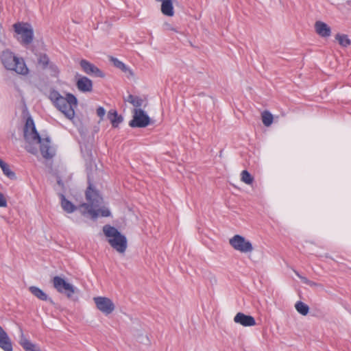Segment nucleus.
I'll use <instances>...</instances> for the list:
<instances>
[{
  "instance_id": "1",
  "label": "nucleus",
  "mask_w": 351,
  "mask_h": 351,
  "mask_svg": "<svg viewBox=\"0 0 351 351\" xmlns=\"http://www.w3.org/2000/svg\"><path fill=\"white\" fill-rule=\"evenodd\" d=\"M24 138L27 143L25 149L27 152L35 154L37 152L36 147L34 145L40 144V153L43 158L50 159L56 154V149L51 145L49 136L41 138L36 131L33 119L29 117L27 119L23 130Z\"/></svg>"
},
{
  "instance_id": "2",
  "label": "nucleus",
  "mask_w": 351,
  "mask_h": 351,
  "mask_svg": "<svg viewBox=\"0 0 351 351\" xmlns=\"http://www.w3.org/2000/svg\"><path fill=\"white\" fill-rule=\"evenodd\" d=\"M86 197L88 203L82 204L79 206L82 215L89 214L93 219H96L99 216H110V212L107 208L100 207L102 204V198L96 191L92 189L90 185L86 192Z\"/></svg>"
},
{
  "instance_id": "3",
  "label": "nucleus",
  "mask_w": 351,
  "mask_h": 351,
  "mask_svg": "<svg viewBox=\"0 0 351 351\" xmlns=\"http://www.w3.org/2000/svg\"><path fill=\"white\" fill-rule=\"evenodd\" d=\"M49 98L55 107L67 119L74 118L75 108L77 105V100L73 94L66 93L65 96H63L58 91L52 90L49 93Z\"/></svg>"
},
{
  "instance_id": "4",
  "label": "nucleus",
  "mask_w": 351,
  "mask_h": 351,
  "mask_svg": "<svg viewBox=\"0 0 351 351\" xmlns=\"http://www.w3.org/2000/svg\"><path fill=\"white\" fill-rule=\"evenodd\" d=\"M103 232L108 238V241L114 250L123 253L127 248V239L117 228L110 225L103 227Z\"/></svg>"
},
{
  "instance_id": "5",
  "label": "nucleus",
  "mask_w": 351,
  "mask_h": 351,
  "mask_svg": "<svg viewBox=\"0 0 351 351\" xmlns=\"http://www.w3.org/2000/svg\"><path fill=\"white\" fill-rule=\"evenodd\" d=\"M1 62L8 70L14 71L21 75L27 73L28 69L23 60L16 58L12 52L3 51L1 55Z\"/></svg>"
},
{
  "instance_id": "6",
  "label": "nucleus",
  "mask_w": 351,
  "mask_h": 351,
  "mask_svg": "<svg viewBox=\"0 0 351 351\" xmlns=\"http://www.w3.org/2000/svg\"><path fill=\"white\" fill-rule=\"evenodd\" d=\"M150 123V118L147 113L141 108H134L133 118L129 122L132 128H145Z\"/></svg>"
},
{
  "instance_id": "7",
  "label": "nucleus",
  "mask_w": 351,
  "mask_h": 351,
  "mask_svg": "<svg viewBox=\"0 0 351 351\" xmlns=\"http://www.w3.org/2000/svg\"><path fill=\"white\" fill-rule=\"evenodd\" d=\"M230 244L234 250L243 253L251 252L253 250L251 242L239 234L234 235L230 239Z\"/></svg>"
},
{
  "instance_id": "8",
  "label": "nucleus",
  "mask_w": 351,
  "mask_h": 351,
  "mask_svg": "<svg viewBox=\"0 0 351 351\" xmlns=\"http://www.w3.org/2000/svg\"><path fill=\"white\" fill-rule=\"evenodd\" d=\"M15 32L21 36V41L23 44L28 45L33 40V29L27 23H15L14 25Z\"/></svg>"
},
{
  "instance_id": "9",
  "label": "nucleus",
  "mask_w": 351,
  "mask_h": 351,
  "mask_svg": "<svg viewBox=\"0 0 351 351\" xmlns=\"http://www.w3.org/2000/svg\"><path fill=\"white\" fill-rule=\"evenodd\" d=\"M53 285L57 291L66 294L69 298L75 293L74 286L60 276H55L53 278Z\"/></svg>"
},
{
  "instance_id": "10",
  "label": "nucleus",
  "mask_w": 351,
  "mask_h": 351,
  "mask_svg": "<svg viewBox=\"0 0 351 351\" xmlns=\"http://www.w3.org/2000/svg\"><path fill=\"white\" fill-rule=\"evenodd\" d=\"M93 300L97 309L106 315L112 313L115 309L114 304L108 298L97 296L95 297Z\"/></svg>"
},
{
  "instance_id": "11",
  "label": "nucleus",
  "mask_w": 351,
  "mask_h": 351,
  "mask_svg": "<svg viewBox=\"0 0 351 351\" xmlns=\"http://www.w3.org/2000/svg\"><path fill=\"white\" fill-rule=\"evenodd\" d=\"M80 66L83 71L88 75L101 77L104 76V73L99 68L86 60H82L80 61Z\"/></svg>"
},
{
  "instance_id": "12",
  "label": "nucleus",
  "mask_w": 351,
  "mask_h": 351,
  "mask_svg": "<svg viewBox=\"0 0 351 351\" xmlns=\"http://www.w3.org/2000/svg\"><path fill=\"white\" fill-rule=\"evenodd\" d=\"M235 323L239 324L245 327L254 326L256 325L255 319L251 316L243 313H238L234 317Z\"/></svg>"
},
{
  "instance_id": "13",
  "label": "nucleus",
  "mask_w": 351,
  "mask_h": 351,
  "mask_svg": "<svg viewBox=\"0 0 351 351\" xmlns=\"http://www.w3.org/2000/svg\"><path fill=\"white\" fill-rule=\"evenodd\" d=\"M0 348L4 351H13L12 343L7 332L0 326Z\"/></svg>"
},
{
  "instance_id": "14",
  "label": "nucleus",
  "mask_w": 351,
  "mask_h": 351,
  "mask_svg": "<svg viewBox=\"0 0 351 351\" xmlns=\"http://www.w3.org/2000/svg\"><path fill=\"white\" fill-rule=\"evenodd\" d=\"M315 32L323 38L329 37L331 34L330 27L324 22L318 21L315 23Z\"/></svg>"
},
{
  "instance_id": "15",
  "label": "nucleus",
  "mask_w": 351,
  "mask_h": 351,
  "mask_svg": "<svg viewBox=\"0 0 351 351\" xmlns=\"http://www.w3.org/2000/svg\"><path fill=\"white\" fill-rule=\"evenodd\" d=\"M77 87L81 92H90L93 89V82L87 77H80L76 83Z\"/></svg>"
},
{
  "instance_id": "16",
  "label": "nucleus",
  "mask_w": 351,
  "mask_h": 351,
  "mask_svg": "<svg viewBox=\"0 0 351 351\" xmlns=\"http://www.w3.org/2000/svg\"><path fill=\"white\" fill-rule=\"evenodd\" d=\"M161 2V12L167 16H173L174 15V8L173 5V0H156Z\"/></svg>"
},
{
  "instance_id": "17",
  "label": "nucleus",
  "mask_w": 351,
  "mask_h": 351,
  "mask_svg": "<svg viewBox=\"0 0 351 351\" xmlns=\"http://www.w3.org/2000/svg\"><path fill=\"white\" fill-rule=\"evenodd\" d=\"M19 343L25 351H41L39 346L28 340L23 332Z\"/></svg>"
},
{
  "instance_id": "18",
  "label": "nucleus",
  "mask_w": 351,
  "mask_h": 351,
  "mask_svg": "<svg viewBox=\"0 0 351 351\" xmlns=\"http://www.w3.org/2000/svg\"><path fill=\"white\" fill-rule=\"evenodd\" d=\"M62 208L67 213H72L77 209L72 202L69 201L63 194L60 195Z\"/></svg>"
},
{
  "instance_id": "19",
  "label": "nucleus",
  "mask_w": 351,
  "mask_h": 351,
  "mask_svg": "<svg viewBox=\"0 0 351 351\" xmlns=\"http://www.w3.org/2000/svg\"><path fill=\"white\" fill-rule=\"evenodd\" d=\"M108 119L110 121L113 128H117L123 122L122 116L119 115L114 110H110L108 113Z\"/></svg>"
},
{
  "instance_id": "20",
  "label": "nucleus",
  "mask_w": 351,
  "mask_h": 351,
  "mask_svg": "<svg viewBox=\"0 0 351 351\" xmlns=\"http://www.w3.org/2000/svg\"><path fill=\"white\" fill-rule=\"evenodd\" d=\"M29 291L31 292L32 295H34L35 297H36L38 299L43 300V301H47L51 300L50 298H49L48 295L40 288L35 287V286H31L29 287Z\"/></svg>"
},
{
  "instance_id": "21",
  "label": "nucleus",
  "mask_w": 351,
  "mask_h": 351,
  "mask_svg": "<svg viewBox=\"0 0 351 351\" xmlns=\"http://www.w3.org/2000/svg\"><path fill=\"white\" fill-rule=\"evenodd\" d=\"M0 167L3 172V174L8 178L12 180L16 178L15 173L10 169V167L7 163L3 161L2 163L0 164Z\"/></svg>"
},
{
  "instance_id": "22",
  "label": "nucleus",
  "mask_w": 351,
  "mask_h": 351,
  "mask_svg": "<svg viewBox=\"0 0 351 351\" xmlns=\"http://www.w3.org/2000/svg\"><path fill=\"white\" fill-rule=\"evenodd\" d=\"M335 39L338 41L339 44L343 47H346L351 43L348 36L346 34H337L335 36Z\"/></svg>"
},
{
  "instance_id": "23",
  "label": "nucleus",
  "mask_w": 351,
  "mask_h": 351,
  "mask_svg": "<svg viewBox=\"0 0 351 351\" xmlns=\"http://www.w3.org/2000/svg\"><path fill=\"white\" fill-rule=\"evenodd\" d=\"M296 311L302 315H306L309 311V307L304 302L299 301L295 304Z\"/></svg>"
},
{
  "instance_id": "24",
  "label": "nucleus",
  "mask_w": 351,
  "mask_h": 351,
  "mask_svg": "<svg viewBox=\"0 0 351 351\" xmlns=\"http://www.w3.org/2000/svg\"><path fill=\"white\" fill-rule=\"evenodd\" d=\"M262 121L265 126H269L273 122V115L268 111L262 113Z\"/></svg>"
},
{
  "instance_id": "25",
  "label": "nucleus",
  "mask_w": 351,
  "mask_h": 351,
  "mask_svg": "<svg viewBox=\"0 0 351 351\" xmlns=\"http://www.w3.org/2000/svg\"><path fill=\"white\" fill-rule=\"evenodd\" d=\"M38 62L44 69H46L51 63L49 57L46 54H40L38 58Z\"/></svg>"
},
{
  "instance_id": "26",
  "label": "nucleus",
  "mask_w": 351,
  "mask_h": 351,
  "mask_svg": "<svg viewBox=\"0 0 351 351\" xmlns=\"http://www.w3.org/2000/svg\"><path fill=\"white\" fill-rule=\"evenodd\" d=\"M241 180L242 182L247 184H252L254 181L253 177L250 175V173L247 170H243L241 173Z\"/></svg>"
},
{
  "instance_id": "27",
  "label": "nucleus",
  "mask_w": 351,
  "mask_h": 351,
  "mask_svg": "<svg viewBox=\"0 0 351 351\" xmlns=\"http://www.w3.org/2000/svg\"><path fill=\"white\" fill-rule=\"evenodd\" d=\"M110 60L113 63L114 66H116L117 68L121 69V71H123L124 72L127 71L128 67L123 62H122L117 58H113V57H112L110 58Z\"/></svg>"
},
{
  "instance_id": "28",
  "label": "nucleus",
  "mask_w": 351,
  "mask_h": 351,
  "mask_svg": "<svg viewBox=\"0 0 351 351\" xmlns=\"http://www.w3.org/2000/svg\"><path fill=\"white\" fill-rule=\"evenodd\" d=\"M47 69H49L51 75L54 77L58 76L59 73V69L55 64L51 62Z\"/></svg>"
},
{
  "instance_id": "29",
  "label": "nucleus",
  "mask_w": 351,
  "mask_h": 351,
  "mask_svg": "<svg viewBox=\"0 0 351 351\" xmlns=\"http://www.w3.org/2000/svg\"><path fill=\"white\" fill-rule=\"evenodd\" d=\"M295 274L301 279V280L302 281L303 283L308 285L309 286H311V287L315 286L316 285L315 282L309 280L306 277L300 275L298 272L295 271Z\"/></svg>"
},
{
  "instance_id": "30",
  "label": "nucleus",
  "mask_w": 351,
  "mask_h": 351,
  "mask_svg": "<svg viewBox=\"0 0 351 351\" xmlns=\"http://www.w3.org/2000/svg\"><path fill=\"white\" fill-rule=\"evenodd\" d=\"M143 103V100L141 98H140L139 97L136 96L131 104L134 107L138 108V107L142 106Z\"/></svg>"
},
{
  "instance_id": "31",
  "label": "nucleus",
  "mask_w": 351,
  "mask_h": 351,
  "mask_svg": "<svg viewBox=\"0 0 351 351\" xmlns=\"http://www.w3.org/2000/svg\"><path fill=\"white\" fill-rule=\"evenodd\" d=\"M106 114V110L105 109L103 108V107H99L97 109V114L98 115V117H99L101 119H103V117H104Z\"/></svg>"
},
{
  "instance_id": "32",
  "label": "nucleus",
  "mask_w": 351,
  "mask_h": 351,
  "mask_svg": "<svg viewBox=\"0 0 351 351\" xmlns=\"http://www.w3.org/2000/svg\"><path fill=\"white\" fill-rule=\"evenodd\" d=\"M7 206V202L5 199L3 195L0 193V207H6Z\"/></svg>"
},
{
  "instance_id": "33",
  "label": "nucleus",
  "mask_w": 351,
  "mask_h": 351,
  "mask_svg": "<svg viewBox=\"0 0 351 351\" xmlns=\"http://www.w3.org/2000/svg\"><path fill=\"white\" fill-rule=\"evenodd\" d=\"M135 97L136 96H134L132 95H129L128 98L125 99V101L131 104L132 102V101L134 100Z\"/></svg>"
},
{
  "instance_id": "34",
  "label": "nucleus",
  "mask_w": 351,
  "mask_h": 351,
  "mask_svg": "<svg viewBox=\"0 0 351 351\" xmlns=\"http://www.w3.org/2000/svg\"><path fill=\"white\" fill-rule=\"evenodd\" d=\"M3 160L0 158V164L2 163Z\"/></svg>"
}]
</instances>
